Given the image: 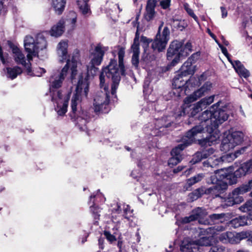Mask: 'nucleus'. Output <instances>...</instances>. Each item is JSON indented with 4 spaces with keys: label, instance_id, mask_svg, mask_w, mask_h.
<instances>
[{
    "label": "nucleus",
    "instance_id": "obj_1",
    "mask_svg": "<svg viewBox=\"0 0 252 252\" xmlns=\"http://www.w3.org/2000/svg\"><path fill=\"white\" fill-rule=\"evenodd\" d=\"M233 166L227 168L221 169L215 172L210 177L208 183L213 184V186L204 190L203 189L195 190L190 196L192 200H196L204 193L211 194L215 197L219 196L226 190L228 187L227 181L230 185L237 183V178L252 173V159L241 164L233 173Z\"/></svg>",
    "mask_w": 252,
    "mask_h": 252
},
{
    "label": "nucleus",
    "instance_id": "obj_2",
    "mask_svg": "<svg viewBox=\"0 0 252 252\" xmlns=\"http://www.w3.org/2000/svg\"><path fill=\"white\" fill-rule=\"evenodd\" d=\"M81 64V63L77 59L72 57L71 61H67L58 76L51 83L50 92L51 100L58 116H63L67 112L71 91L66 94H63L62 91L58 90L57 89L61 87L69 69L71 71V79L73 80L75 78L77 74V68Z\"/></svg>",
    "mask_w": 252,
    "mask_h": 252
},
{
    "label": "nucleus",
    "instance_id": "obj_3",
    "mask_svg": "<svg viewBox=\"0 0 252 252\" xmlns=\"http://www.w3.org/2000/svg\"><path fill=\"white\" fill-rule=\"evenodd\" d=\"M116 62L111 61L110 64L103 68L99 76L101 92L98 93L94 99L93 108L95 112L108 111L109 102V91L106 83V80L111 78L113 84L111 86V94L115 95L120 80V73L116 68Z\"/></svg>",
    "mask_w": 252,
    "mask_h": 252
},
{
    "label": "nucleus",
    "instance_id": "obj_4",
    "mask_svg": "<svg viewBox=\"0 0 252 252\" xmlns=\"http://www.w3.org/2000/svg\"><path fill=\"white\" fill-rule=\"evenodd\" d=\"M108 50V47L98 44L95 47L94 51L91 54L90 64L87 66V74L84 78L82 75L80 76L75 93L72 96L71 106L73 111L76 109L77 104L79 103L82 98L88 95L89 87V80L96 74L98 68L95 66L99 65L101 63L105 53Z\"/></svg>",
    "mask_w": 252,
    "mask_h": 252
},
{
    "label": "nucleus",
    "instance_id": "obj_5",
    "mask_svg": "<svg viewBox=\"0 0 252 252\" xmlns=\"http://www.w3.org/2000/svg\"><path fill=\"white\" fill-rule=\"evenodd\" d=\"M219 105L220 102H218L201 114L200 120L209 123V126H206V130L210 134L209 136L200 140L202 145L211 146L215 144L220 136L217 128L228 119V115L223 110L219 108Z\"/></svg>",
    "mask_w": 252,
    "mask_h": 252
},
{
    "label": "nucleus",
    "instance_id": "obj_6",
    "mask_svg": "<svg viewBox=\"0 0 252 252\" xmlns=\"http://www.w3.org/2000/svg\"><path fill=\"white\" fill-rule=\"evenodd\" d=\"M225 227L222 225H216L206 228H200V233L202 235L207 234L209 239L212 241L214 238H218L219 240L223 243H230L232 244L239 243L242 240L247 238L250 235L249 233L242 231L240 233L235 232H226L220 234L225 230ZM212 244V242H211ZM212 244L211 245H212Z\"/></svg>",
    "mask_w": 252,
    "mask_h": 252
},
{
    "label": "nucleus",
    "instance_id": "obj_7",
    "mask_svg": "<svg viewBox=\"0 0 252 252\" xmlns=\"http://www.w3.org/2000/svg\"><path fill=\"white\" fill-rule=\"evenodd\" d=\"M251 189H252V179L249 181L248 184L242 185L234 189L230 194V197L225 201V205L230 206L242 202L243 201V198L240 195L249 191ZM250 194L252 197V191ZM239 209L243 212H249V218L252 220V199L248 201L240 207Z\"/></svg>",
    "mask_w": 252,
    "mask_h": 252
},
{
    "label": "nucleus",
    "instance_id": "obj_8",
    "mask_svg": "<svg viewBox=\"0 0 252 252\" xmlns=\"http://www.w3.org/2000/svg\"><path fill=\"white\" fill-rule=\"evenodd\" d=\"M194 71L195 66L192 65L191 62L189 60L182 66L180 70L177 72L173 80L172 85L174 89L170 94H173L175 95L174 99H177L181 95V93L178 92V89H181V91H184V94L187 93V79L186 77L188 75L192 74Z\"/></svg>",
    "mask_w": 252,
    "mask_h": 252
},
{
    "label": "nucleus",
    "instance_id": "obj_9",
    "mask_svg": "<svg viewBox=\"0 0 252 252\" xmlns=\"http://www.w3.org/2000/svg\"><path fill=\"white\" fill-rule=\"evenodd\" d=\"M192 47L190 42H188L183 45L182 41H173L167 50V59L169 61H172L171 64L174 66L192 52Z\"/></svg>",
    "mask_w": 252,
    "mask_h": 252
},
{
    "label": "nucleus",
    "instance_id": "obj_10",
    "mask_svg": "<svg viewBox=\"0 0 252 252\" xmlns=\"http://www.w3.org/2000/svg\"><path fill=\"white\" fill-rule=\"evenodd\" d=\"M47 46V41L42 35H38L36 39L27 36L24 40V47L28 53L27 58L28 62H31L33 57L37 56L39 50L46 49Z\"/></svg>",
    "mask_w": 252,
    "mask_h": 252
},
{
    "label": "nucleus",
    "instance_id": "obj_11",
    "mask_svg": "<svg viewBox=\"0 0 252 252\" xmlns=\"http://www.w3.org/2000/svg\"><path fill=\"white\" fill-rule=\"evenodd\" d=\"M244 133L240 131H235L230 133H225L220 145V149L224 152L233 150L243 141Z\"/></svg>",
    "mask_w": 252,
    "mask_h": 252
},
{
    "label": "nucleus",
    "instance_id": "obj_12",
    "mask_svg": "<svg viewBox=\"0 0 252 252\" xmlns=\"http://www.w3.org/2000/svg\"><path fill=\"white\" fill-rule=\"evenodd\" d=\"M211 245V240L207 236L196 241L185 239L180 246V250L182 252H200L203 250V247Z\"/></svg>",
    "mask_w": 252,
    "mask_h": 252
},
{
    "label": "nucleus",
    "instance_id": "obj_13",
    "mask_svg": "<svg viewBox=\"0 0 252 252\" xmlns=\"http://www.w3.org/2000/svg\"><path fill=\"white\" fill-rule=\"evenodd\" d=\"M245 148H242L240 150L236 151L234 153H229L222 156L220 158L213 159L212 157L209 158L207 161H204V166H211L212 167L220 164L222 162H230L234 160L240 155L244 153Z\"/></svg>",
    "mask_w": 252,
    "mask_h": 252
},
{
    "label": "nucleus",
    "instance_id": "obj_14",
    "mask_svg": "<svg viewBox=\"0 0 252 252\" xmlns=\"http://www.w3.org/2000/svg\"><path fill=\"white\" fill-rule=\"evenodd\" d=\"M162 26V24L159 27L158 32L152 45L154 50H157L159 52L165 49L170 35V30L167 27L164 28L161 33L159 32Z\"/></svg>",
    "mask_w": 252,
    "mask_h": 252
},
{
    "label": "nucleus",
    "instance_id": "obj_15",
    "mask_svg": "<svg viewBox=\"0 0 252 252\" xmlns=\"http://www.w3.org/2000/svg\"><path fill=\"white\" fill-rule=\"evenodd\" d=\"M200 117L199 118V120L201 121L200 124L194 126L186 133L185 138H184V143H183L186 146H188L194 142L196 137H197L198 135L204 132V126L206 128V126L209 125V123H208V121H201L200 119Z\"/></svg>",
    "mask_w": 252,
    "mask_h": 252
},
{
    "label": "nucleus",
    "instance_id": "obj_16",
    "mask_svg": "<svg viewBox=\"0 0 252 252\" xmlns=\"http://www.w3.org/2000/svg\"><path fill=\"white\" fill-rule=\"evenodd\" d=\"M212 88V84L210 82H206L200 89L187 96L184 99L185 105L191 103L208 94Z\"/></svg>",
    "mask_w": 252,
    "mask_h": 252
},
{
    "label": "nucleus",
    "instance_id": "obj_17",
    "mask_svg": "<svg viewBox=\"0 0 252 252\" xmlns=\"http://www.w3.org/2000/svg\"><path fill=\"white\" fill-rule=\"evenodd\" d=\"M222 53L227 58L229 62L231 63L236 72L240 76L247 78L250 76L249 71L246 69L242 63L239 61H233L230 58L229 54L227 52V49L220 43H218Z\"/></svg>",
    "mask_w": 252,
    "mask_h": 252
},
{
    "label": "nucleus",
    "instance_id": "obj_18",
    "mask_svg": "<svg viewBox=\"0 0 252 252\" xmlns=\"http://www.w3.org/2000/svg\"><path fill=\"white\" fill-rule=\"evenodd\" d=\"M10 48L12 53L13 58L15 62L25 67L27 72H31V63L26 60L24 54L22 51L16 45L10 44Z\"/></svg>",
    "mask_w": 252,
    "mask_h": 252
},
{
    "label": "nucleus",
    "instance_id": "obj_19",
    "mask_svg": "<svg viewBox=\"0 0 252 252\" xmlns=\"http://www.w3.org/2000/svg\"><path fill=\"white\" fill-rule=\"evenodd\" d=\"M207 215V212L201 208H197L193 210L189 217H184L182 219L184 223H189L192 221L198 220L200 223L209 224L210 222L208 220H203L204 217Z\"/></svg>",
    "mask_w": 252,
    "mask_h": 252
},
{
    "label": "nucleus",
    "instance_id": "obj_20",
    "mask_svg": "<svg viewBox=\"0 0 252 252\" xmlns=\"http://www.w3.org/2000/svg\"><path fill=\"white\" fill-rule=\"evenodd\" d=\"M68 43L67 40H62L57 44L56 47V54L58 60L60 63H63L68 60ZM70 61V60H69Z\"/></svg>",
    "mask_w": 252,
    "mask_h": 252
},
{
    "label": "nucleus",
    "instance_id": "obj_21",
    "mask_svg": "<svg viewBox=\"0 0 252 252\" xmlns=\"http://www.w3.org/2000/svg\"><path fill=\"white\" fill-rule=\"evenodd\" d=\"M87 97V95L82 99L81 101L79 102V104H77L76 106V109L75 111H73L72 108V106H71V113L70 114L71 117L73 119H75V121H76L77 124L78 125V126L79 127L80 129L82 130H86V125L87 123V120L86 118H84L83 117V116H77L76 118V117L78 116V114L80 113V111L81 110V102L84 100L85 98H86ZM72 98L71 100V103H72Z\"/></svg>",
    "mask_w": 252,
    "mask_h": 252
},
{
    "label": "nucleus",
    "instance_id": "obj_22",
    "mask_svg": "<svg viewBox=\"0 0 252 252\" xmlns=\"http://www.w3.org/2000/svg\"><path fill=\"white\" fill-rule=\"evenodd\" d=\"M186 147L185 144H180L172 149L171 152L172 157L168 160L169 165H176L182 160L183 157L181 153Z\"/></svg>",
    "mask_w": 252,
    "mask_h": 252
},
{
    "label": "nucleus",
    "instance_id": "obj_23",
    "mask_svg": "<svg viewBox=\"0 0 252 252\" xmlns=\"http://www.w3.org/2000/svg\"><path fill=\"white\" fill-rule=\"evenodd\" d=\"M131 51L133 53L132 57V63L136 67H138L139 64V36L136 32L135 37L134 39L133 43L131 47Z\"/></svg>",
    "mask_w": 252,
    "mask_h": 252
},
{
    "label": "nucleus",
    "instance_id": "obj_24",
    "mask_svg": "<svg viewBox=\"0 0 252 252\" xmlns=\"http://www.w3.org/2000/svg\"><path fill=\"white\" fill-rule=\"evenodd\" d=\"M65 22L63 20H60L56 24L52 27L49 31L50 35L53 37H59L64 32Z\"/></svg>",
    "mask_w": 252,
    "mask_h": 252
},
{
    "label": "nucleus",
    "instance_id": "obj_25",
    "mask_svg": "<svg viewBox=\"0 0 252 252\" xmlns=\"http://www.w3.org/2000/svg\"><path fill=\"white\" fill-rule=\"evenodd\" d=\"M122 214L121 206L118 203L113 205L112 210L111 218L112 221L113 223H116L115 228L118 230L119 228L120 218H121Z\"/></svg>",
    "mask_w": 252,
    "mask_h": 252
},
{
    "label": "nucleus",
    "instance_id": "obj_26",
    "mask_svg": "<svg viewBox=\"0 0 252 252\" xmlns=\"http://www.w3.org/2000/svg\"><path fill=\"white\" fill-rule=\"evenodd\" d=\"M190 103L188 105H185V102H184V104L183 105V111L184 114L188 113V107H189L190 108L189 116L194 117L198 112L202 111L203 108V107L199 101L193 104L192 105H190Z\"/></svg>",
    "mask_w": 252,
    "mask_h": 252
},
{
    "label": "nucleus",
    "instance_id": "obj_27",
    "mask_svg": "<svg viewBox=\"0 0 252 252\" xmlns=\"http://www.w3.org/2000/svg\"><path fill=\"white\" fill-rule=\"evenodd\" d=\"M118 54L119 57V67L117 66V64H116V68L118 69V70L120 74L124 75L125 74V70H124V57L125 54V49L123 47H118ZM112 61H115L117 63V61L115 60H111L110 62ZM110 63H109L110 64Z\"/></svg>",
    "mask_w": 252,
    "mask_h": 252
},
{
    "label": "nucleus",
    "instance_id": "obj_28",
    "mask_svg": "<svg viewBox=\"0 0 252 252\" xmlns=\"http://www.w3.org/2000/svg\"><path fill=\"white\" fill-rule=\"evenodd\" d=\"M155 5L156 2L155 0H148L146 6V12L145 13V18L147 21H150L154 18L155 15Z\"/></svg>",
    "mask_w": 252,
    "mask_h": 252
},
{
    "label": "nucleus",
    "instance_id": "obj_29",
    "mask_svg": "<svg viewBox=\"0 0 252 252\" xmlns=\"http://www.w3.org/2000/svg\"><path fill=\"white\" fill-rule=\"evenodd\" d=\"M214 152L212 148H210L207 150L203 151L201 152L196 153L194 157L190 161L192 164H195L200 161L202 159L208 158Z\"/></svg>",
    "mask_w": 252,
    "mask_h": 252
},
{
    "label": "nucleus",
    "instance_id": "obj_30",
    "mask_svg": "<svg viewBox=\"0 0 252 252\" xmlns=\"http://www.w3.org/2000/svg\"><path fill=\"white\" fill-rule=\"evenodd\" d=\"M214 152L212 148H210L207 150L203 151L201 152L196 153L194 157L190 161L192 164H195L200 161L202 159L208 158Z\"/></svg>",
    "mask_w": 252,
    "mask_h": 252
},
{
    "label": "nucleus",
    "instance_id": "obj_31",
    "mask_svg": "<svg viewBox=\"0 0 252 252\" xmlns=\"http://www.w3.org/2000/svg\"><path fill=\"white\" fill-rule=\"evenodd\" d=\"M248 217L239 216L230 220L229 224L234 228H238L240 226L248 224Z\"/></svg>",
    "mask_w": 252,
    "mask_h": 252
},
{
    "label": "nucleus",
    "instance_id": "obj_32",
    "mask_svg": "<svg viewBox=\"0 0 252 252\" xmlns=\"http://www.w3.org/2000/svg\"><path fill=\"white\" fill-rule=\"evenodd\" d=\"M66 0H52V6L55 12L60 15L64 9Z\"/></svg>",
    "mask_w": 252,
    "mask_h": 252
},
{
    "label": "nucleus",
    "instance_id": "obj_33",
    "mask_svg": "<svg viewBox=\"0 0 252 252\" xmlns=\"http://www.w3.org/2000/svg\"><path fill=\"white\" fill-rule=\"evenodd\" d=\"M88 1L89 0H77L78 6L81 13L84 15H89L91 13L90 6L88 4Z\"/></svg>",
    "mask_w": 252,
    "mask_h": 252
},
{
    "label": "nucleus",
    "instance_id": "obj_34",
    "mask_svg": "<svg viewBox=\"0 0 252 252\" xmlns=\"http://www.w3.org/2000/svg\"><path fill=\"white\" fill-rule=\"evenodd\" d=\"M203 75H201L199 78H195V77H190L189 80H187V89H189L190 88H193L196 86L200 85L201 81L203 80Z\"/></svg>",
    "mask_w": 252,
    "mask_h": 252
},
{
    "label": "nucleus",
    "instance_id": "obj_35",
    "mask_svg": "<svg viewBox=\"0 0 252 252\" xmlns=\"http://www.w3.org/2000/svg\"><path fill=\"white\" fill-rule=\"evenodd\" d=\"M7 76L11 79L15 78L18 75L21 74L22 72V69L18 66H15L13 68L7 67Z\"/></svg>",
    "mask_w": 252,
    "mask_h": 252
},
{
    "label": "nucleus",
    "instance_id": "obj_36",
    "mask_svg": "<svg viewBox=\"0 0 252 252\" xmlns=\"http://www.w3.org/2000/svg\"><path fill=\"white\" fill-rule=\"evenodd\" d=\"M170 125V123H168L167 124L165 123V120L164 119H160L156 121V130H158V131L156 132H155L154 134H155L156 135H160L159 134V132H161L162 130H158L162 128V127L165 126V127H168Z\"/></svg>",
    "mask_w": 252,
    "mask_h": 252
},
{
    "label": "nucleus",
    "instance_id": "obj_37",
    "mask_svg": "<svg viewBox=\"0 0 252 252\" xmlns=\"http://www.w3.org/2000/svg\"><path fill=\"white\" fill-rule=\"evenodd\" d=\"M123 217L125 219L130 220V218L133 216V210L130 209L129 205L126 204H124L123 205Z\"/></svg>",
    "mask_w": 252,
    "mask_h": 252
},
{
    "label": "nucleus",
    "instance_id": "obj_38",
    "mask_svg": "<svg viewBox=\"0 0 252 252\" xmlns=\"http://www.w3.org/2000/svg\"><path fill=\"white\" fill-rule=\"evenodd\" d=\"M204 177L202 173H200L194 176L187 180V184L189 186H191L194 184L200 181Z\"/></svg>",
    "mask_w": 252,
    "mask_h": 252
},
{
    "label": "nucleus",
    "instance_id": "obj_39",
    "mask_svg": "<svg viewBox=\"0 0 252 252\" xmlns=\"http://www.w3.org/2000/svg\"><path fill=\"white\" fill-rule=\"evenodd\" d=\"M215 97V95H211L208 97H205L200 99L199 101L202 104L203 108H205L208 105H209L210 104L213 102Z\"/></svg>",
    "mask_w": 252,
    "mask_h": 252
},
{
    "label": "nucleus",
    "instance_id": "obj_40",
    "mask_svg": "<svg viewBox=\"0 0 252 252\" xmlns=\"http://www.w3.org/2000/svg\"><path fill=\"white\" fill-rule=\"evenodd\" d=\"M76 19V14L74 12H70L69 14V18L67 19V21L71 25V26L72 30H73L75 27Z\"/></svg>",
    "mask_w": 252,
    "mask_h": 252
},
{
    "label": "nucleus",
    "instance_id": "obj_41",
    "mask_svg": "<svg viewBox=\"0 0 252 252\" xmlns=\"http://www.w3.org/2000/svg\"><path fill=\"white\" fill-rule=\"evenodd\" d=\"M228 250L221 245L212 246L209 252H228Z\"/></svg>",
    "mask_w": 252,
    "mask_h": 252
},
{
    "label": "nucleus",
    "instance_id": "obj_42",
    "mask_svg": "<svg viewBox=\"0 0 252 252\" xmlns=\"http://www.w3.org/2000/svg\"><path fill=\"white\" fill-rule=\"evenodd\" d=\"M46 72L45 69L41 67H38L34 69L33 72L32 71V69L31 68V72L30 73H28V74L30 75H33L35 76H41L43 73Z\"/></svg>",
    "mask_w": 252,
    "mask_h": 252
},
{
    "label": "nucleus",
    "instance_id": "obj_43",
    "mask_svg": "<svg viewBox=\"0 0 252 252\" xmlns=\"http://www.w3.org/2000/svg\"><path fill=\"white\" fill-rule=\"evenodd\" d=\"M140 41L143 48L144 49V51H146V50L149 47V45L151 42V40L147 38L146 37L142 36L140 38Z\"/></svg>",
    "mask_w": 252,
    "mask_h": 252
},
{
    "label": "nucleus",
    "instance_id": "obj_44",
    "mask_svg": "<svg viewBox=\"0 0 252 252\" xmlns=\"http://www.w3.org/2000/svg\"><path fill=\"white\" fill-rule=\"evenodd\" d=\"M184 7L187 12L195 20H197V16L194 14L193 10L189 7V5L188 3H185Z\"/></svg>",
    "mask_w": 252,
    "mask_h": 252
},
{
    "label": "nucleus",
    "instance_id": "obj_45",
    "mask_svg": "<svg viewBox=\"0 0 252 252\" xmlns=\"http://www.w3.org/2000/svg\"><path fill=\"white\" fill-rule=\"evenodd\" d=\"M171 0H159L160 5L163 9H167L169 7Z\"/></svg>",
    "mask_w": 252,
    "mask_h": 252
},
{
    "label": "nucleus",
    "instance_id": "obj_46",
    "mask_svg": "<svg viewBox=\"0 0 252 252\" xmlns=\"http://www.w3.org/2000/svg\"><path fill=\"white\" fill-rule=\"evenodd\" d=\"M104 235L106 238L110 242H113L115 241L116 239L115 236L111 234L109 232L105 231L104 232Z\"/></svg>",
    "mask_w": 252,
    "mask_h": 252
},
{
    "label": "nucleus",
    "instance_id": "obj_47",
    "mask_svg": "<svg viewBox=\"0 0 252 252\" xmlns=\"http://www.w3.org/2000/svg\"><path fill=\"white\" fill-rule=\"evenodd\" d=\"M224 215L223 214H214L210 215L209 216V218L211 220H212V221H214L221 219L222 218H223Z\"/></svg>",
    "mask_w": 252,
    "mask_h": 252
},
{
    "label": "nucleus",
    "instance_id": "obj_48",
    "mask_svg": "<svg viewBox=\"0 0 252 252\" xmlns=\"http://www.w3.org/2000/svg\"><path fill=\"white\" fill-rule=\"evenodd\" d=\"M181 24L182 22L181 21H179L178 20H175L173 21V24L174 27L182 31L184 27L181 25Z\"/></svg>",
    "mask_w": 252,
    "mask_h": 252
},
{
    "label": "nucleus",
    "instance_id": "obj_49",
    "mask_svg": "<svg viewBox=\"0 0 252 252\" xmlns=\"http://www.w3.org/2000/svg\"><path fill=\"white\" fill-rule=\"evenodd\" d=\"M220 10L221 12V17L224 18L227 16V11L224 6L220 7Z\"/></svg>",
    "mask_w": 252,
    "mask_h": 252
},
{
    "label": "nucleus",
    "instance_id": "obj_50",
    "mask_svg": "<svg viewBox=\"0 0 252 252\" xmlns=\"http://www.w3.org/2000/svg\"><path fill=\"white\" fill-rule=\"evenodd\" d=\"M207 32L209 35L215 40V41L218 43V41L216 38V36L211 32L209 29H207Z\"/></svg>",
    "mask_w": 252,
    "mask_h": 252
},
{
    "label": "nucleus",
    "instance_id": "obj_51",
    "mask_svg": "<svg viewBox=\"0 0 252 252\" xmlns=\"http://www.w3.org/2000/svg\"><path fill=\"white\" fill-rule=\"evenodd\" d=\"M184 168L183 166H178L177 168L174 169L173 170L174 173H178L181 171H182Z\"/></svg>",
    "mask_w": 252,
    "mask_h": 252
},
{
    "label": "nucleus",
    "instance_id": "obj_52",
    "mask_svg": "<svg viewBox=\"0 0 252 252\" xmlns=\"http://www.w3.org/2000/svg\"><path fill=\"white\" fill-rule=\"evenodd\" d=\"M149 82L147 80H146L144 82V92H146L147 91V88L148 87V86H149Z\"/></svg>",
    "mask_w": 252,
    "mask_h": 252
},
{
    "label": "nucleus",
    "instance_id": "obj_53",
    "mask_svg": "<svg viewBox=\"0 0 252 252\" xmlns=\"http://www.w3.org/2000/svg\"><path fill=\"white\" fill-rule=\"evenodd\" d=\"M97 208V206H95L94 204V200L92 201V204L90 205V208L91 211L93 212L94 213H95L94 210Z\"/></svg>",
    "mask_w": 252,
    "mask_h": 252
},
{
    "label": "nucleus",
    "instance_id": "obj_54",
    "mask_svg": "<svg viewBox=\"0 0 252 252\" xmlns=\"http://www.w3.org/2000/svg\"><path fill=\"white\" fill-rule=\"evenodd\" d=\"M101 195H102V194H101L99 192V191H97V193H96V194L95 195H92L90 196V202L91 203V201H92V199H93V198H94L95 197V196H101Z\"/></svg>",
    "mask_w": 252,
    "mask_h": 252
},
{
    "label": "nucleus",
    "instance_id": "obj_55",
    "mask_svg": "<svg viewBox=\"0 0 252 252\" xmlns=\"http://www.w3.org/2000/svg\"><path fill=\"white\" fill-rule=\"evenodd\" d=\"M246 232L249 233L250 235L247 237L248 240L252 242V231H246Z\"/></svg>",
    "mask_w": 252,
    "mask_h": 252
},
{
    "label": "nucleus",
    "instance_id": "obj_56",
    "mask_svg": "<svg viewBox=\"0 0 252 252\" xmlns=\"http://www.w3.org/2000/svg\"><path fill=\"white\" fill-rule=\"evenodd\" d=\"M131 176L134 178H135L136 179L137 178V176H135V171H133L131 173Z\"/></svg>",
    "mask_w": 252,
    "mask_h": 252
},
{
    "label": "nucleus",
    "instance_id": "obj_57",
    "mask_svg": "<svg viewBox=\"0 0 252 252\" xmlns=\"http://www.w3.org/2000/svg\"><path fill=\"white\" fill-rule=\"evenodd\" d=\"M136 237H137V242H139L140 241V235H139V234L138 233H137L136 234Z\"/></svg>",
    "mask_w": 252,
    "mask_h": 252
},
{
    "label": "nucleus",
    "instance_id": "obj_58",
    "mask_svg": "<svg viewBox=\"0 0 252 252\" xmlns=\"http://www.w3.org/2000/svg\"><path fill=\"white\" fill-rule=\"evenodd\" d=\"M136 153L135 152H133L132 153H131V157L132 158H135V155H136Z\"/></svg>",
    "mask_w": 252,
    "mask_h": 252
},
{
    "label": "nucleus",
    "instance_id": "obj_59",
    "mask_svg": "<svg viewBox=\"0 0 252 252\" xmlns=\"http://www.w3.org/2000/svg\"><path fill=\"white\" fill-rule=\"evenodd\" d=\"M237 252H249L248 251L239 250Z\"/></svg>",
    "mask_w": 252,
    "mask_h": 252
},
{
    "label": "nucleus",
    "instance_id": "obj_60",
    "mask_svg": "<svg viewBox=\"0 0 252 252\" xmlns=\"http://www.w3.org/2000/svg\"><path fill=\"white\" fill-rule=\"evenodd\" d=\"M243 24V26L244 28H245V27H246V22L244 21V22H243V24Z\"/></svg>",
    "mask_w": 252,
    "mask_h": 252
},
{
    "label": "nucleus",
    "instance_id": "obj_61",
    "mask_svg": "<svg viewBox=\"0 0 252 252\" xmlns=\"http://www.w3.org/2000/svg\"><path fill=\"white\" fill-rule=\"evenodd\" d=\"M190 170H191V169H189V171H186V172H185V173H186V174H187V175H189V174H190Z\"/></svg>",
    "mask_w": 252,
    "mask_h": 252
},
{
    "label": "nucleus",
    "instance_id": "obj_62",
    "mask_svg": "<svg viewBox=\"0 0 252 252\" xmlns=\"http://www.w3.org/2000/svg\"><path fill=\"white\" fill-rule=\"evenodd\" d=\"M223 43H224L225 45H226V46H227V45H228V42L227 41H224L223 42Z\"/></svg>",
    "mask_w": 252,
    "mask_h": 252
},
{
    "label": "nucleus",
    "instance_id": "obj_63",
    "mask_svg": "<svg viewBox=\"0 0 252 252\" xmlns=\"http://www.w3.org/2000/svg\"><path fill=\"white\" fill-rule=\"evenodd\" d=\"M121 245H122L121 243H120V242H118V247H119L120 249H121Z\"/></svg>",
    "mask_w": 252,
    "mask_h": 252
},
{
    "label": "nucleus",
    "instance_id": "obj_64",
    "mask_svg": "<svg viewBox=\"0 0 252 252\" xmlns=\"http://www.w3.org/2000/svg\"><path fill=\"white\" fill-rule=\"evenodd\" d=\"M101 242H102V241L101 240H99V244L100 245H101Z\"/></svg>",
    "mask_w": 252,
    "mask_h": 252
}]
</instances>
